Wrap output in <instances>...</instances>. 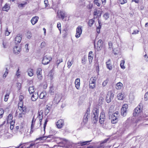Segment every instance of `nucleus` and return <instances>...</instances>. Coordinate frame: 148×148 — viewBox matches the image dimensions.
<instances>
[{
	"instance_id": "24",
	"label": "nucleus",
	"mask_w": 148,
	"mask_h": 148,
	"mask_svg": "<svg viewBox=\"0 0 148 148\" xmlns=\"http://www.w3.org/2000/svg\"><path fill=\"white\" fill-rule=\"evenodd\" d=\"M47 93L45 92H42L40 95L39 98L41 99H43L47 96Z\"/></svg>"
},
{
	"instance_id": "37",
	"label": "nucleus",
	"mask_w": 148,
	"mask_h": 148,
	"mask_svg": "<svg viewBox=\"0 0 148 148\" xmlns=\"http://www.w3.org/2000/svg\"><path fill=\"white\" fill-rule=\"evenodd\" d=\"M9 73V70L8 69L6 68V71L4 73L3 75V78H5L8 75Z\"/></svg>"
},
{
	"instance_id": "57",
	"label": "nucleus",
	"mask_w": 148,
	"mask_h": 148,
	"mask_svg": "<svg viewBox=\"0 0 148 148\" xmlns=\"http://www.w3.org/2000/svg\"><path fill=\"white\" fill-rule=\"evenodd\" d=\"M144 99L145 100H148V91L145 94Z\"/></svg>"
},
{
	"instance_id": "33",
	"label": "nucleus",
	"mask_w": 148,
	"mask_h": 148,
	"mask_svg": "<svg viewBox=\"0 0 148 148\" xmlns=\"http://www.w3.org/2000/svg\"><path fill=\"white\" fill-rule=\"evenodd\" d=\"M28 75L30 77L33 76L34 75L33 70L32 69H29L28 71Z\"/></svg>"
},
{
	"instance_id": "13",
	"label": "nucleus",
	"mask_w": 148,
	"mask_h": 148,
	"mask_svg": "<svg viewBox=\"0 0 148 148\" xmlns=\"http://www.w3.org/2000/svg\"><path fill=\"white\" fill-rule=\"evenodd\" d=\"M80 80L79 78H77L75 79V87L78 90H79L80 88Z\"/></svg>"
},
{
	"instance_id": "59",
	"label": "nucleus",
	"mask_w": 148,
	"mask_h": 148,
	"mask_svg": "<svg viewBox=\"0 0 148 148\" xmlns=\"http://www.w3.org/2000/svg\"><path fill=\"white\" fill-rule=\"evenodd\" d=\"M23 103L22 101H20L18 104V108H21V106H23Z\"/></svg>"
},
{
	"instance_id": "9",
	"label": "nucleus",
	"mask_w": 148,
	"mask_h": 148,
	"mask_svg": "<svg viewBox=\"0 0 148 148\" xmlns=\"http://www.w3.org/2000/svg\"><path fill=\"white\" fill-rule=\"evenodd\" d=\"M90 109L89 108H88L85 114L84 118L83 121L84 122H86L88 119L89 117H90Z\"/></svg>"
},
{
	"instance_id": "19",
	"label": "nucleus",
	"mask_w": 148,
	"mask_h": 148,
	"mask_svg": "<svg viewBox=\"0 0 148 148\" xmlns=\"http://www.w3.org/2000/svg\"><path fill=\"white\" fill-rule=\"evenodd\" d=\"M89 62V63H91L93 58V54L92 51L89 52L88 56Z\"/></svg>"
},
{
	"instance_id": "63",
	"label": "nucleus",
	"mask_w": 148,
	"mask_h": 148,
	"mask_svg": "<svg viewBox=\"0 0 148 148\" xmlns=\"http://www.w3.org/2000/svg\"><path fill=\"white\" fill-rule=\"evenodd\" d=\"M57 27L58 28L59 30L60 31L61 28V24L60 23H58L57 25Z\"/></svg>"
},
{
	"instance_id": "46",
	"label": "nucleus",
	"mask_w": 148,
	"mask_h": 148,
	"mask_svg": "<svg viewBox=\"0 0 148 148\" xmlns=\"http://www.w3.org/2000/svg\"><path fill=\"white\" fill-rule=\"evenodd\" d=\"M94 3L98 6L99 7L100 6V3H99V0H94Z\"/></svg>"
},
{
	"instance_id": "51",
	"label": "nucleus",
	"mask_w": 148,
	"mask_h": 148,
	"mask_svg": "<svg viewBox=\"0 0 148 148\" xmlns=\"http://www.w3.org/2000/svg\"><path fill=\"white\" fill-rule=\"evenodd\" d=\"M27 4L26 2H23V3L20 4L19 5V6L20 7H22L25 6V5Z\"/></svg>"
},
{
	"instance_id": "18",
	"label": "nucleus",
	"mask_w": 148,
	"mask_h": 148,
	"mask_svg": "<svg viewBox=\"0 0 148 148\" xmlns=\"http://www.w3.org/2000/svg\"><path fill=\"white\" fill-rule=\"evenodd\" d=\"M91 140L88 141H80L77 143L75 144V145H77L80 144L81 146H83L86 145H88L89 144V143L91 141Z\"/></svg>"
},
{
	"instance_id": "58",
	"label": "nucleus",
	"mask_w": 148,
	"mask_h": 148,
	"mask_svg": "<svg viewBox=\"0 0 148 148\" xmlns=\"http://www.w3.org/2000/svg\"><path fill=\"white\" fill-rule=\"evenodd\" d=\"M46 45V43L45 42H43L41 43L40 45V47L41 48H43Z\"/></svg>"
},
{
	"instance_id": "7",
	"label": "nucleus",
	"mask_w": 148,
	"mask_h": 148,
	"mask_svg": "<svg viewBox=\"0 0 148 148\" xmlns=\"http://www.w3.org/2000/svg\"><path fill=\"white\" fill-rule=\"evenodd\" d=\"M56 124L58 128L60 129L64 125V121L62 119H60L56 123Z\"/></svg>"
},
{
	"instance_id": "56",
	"label": "nucleus",
	"mask_w": 148,
	"mask_h": 148,
	"mask_svg": "<svg viewBox=\"0 0 148 148\" xmlns=\"http://www.w3.org/2000/svg\"><path fill=\"white\" fill-rule=\"evenodd\" d=\"M3 47L4 48H6L7 47L8 44L6 42H3Z\"/></svg>"
},
{
	"instance_id": "11",
	"label": "nucleus",
	"mask_w": 148,
	"mask_h": 148,
	"mask_svg": "<svg viewBox=\"0 0 148 148\" xmlns=\"http://www.w3.org/2000/svg\"><path fill=\"white\" fill-rule=\"evenodd\" d=\"M22 36L20 34L17 35L16 36L15 38V42L16 44L20 43L22 40Z\"/></svg>"
},
{
	"instance_id": "30",
	"label": "nucleus",
	"mask_w": 148,
	"mask_h": 148,
	"mask_svg": "<svg viewBox=\"0 0 148 148\" xmlns=\"http://www.w3.org/2000/svg\"><path fill=\"white\" fill-rule=\"evenodd\" d=\"M10 8V6L6 4L3 8V10L8 11Z\"/></svg>"
},
{
	"instance_id": "47",
	"label": "nucleus",
	"mask_w": 148,
	"mask_h": 148,
	"mask_svg": "<svg viewBox=\"0 0 148 148\" xmlns=\"http://www.w3.org/2000/svg\"><path fill=\"white\" fill-rule=\"evenodd\" d=\"M48 78L49 79H50L51 80H52L53 78V75L52 73H50L48 75Z\"/></svg>"
},
{
	"instance_id": "16",
	"label": "nucleus",
	"mask_w": 148,
	"mask_h": 148,
	"mask_svg": "<svg viewBox=\"0 0 148 148\" xmlns=\"http://www.w3.org/2000/svg\"><path fill=\"white\" fill-rule=\"evenodd\" d=\"M38 95L37 93L34 92L31 97V99L33 101H35L38 99Z\"/></svg>"
},
{
	"instance_id": "10",
	"label": "nucleus",
	"mask_w": 148,
	"mask_h": 148,
	"mask_svg": "<svg viewBox=\"0 0 148 148\" xmlns=\"http://www.w3.org/2000/svg\"><path fill=\"white\" fill-rule=\"evenodd\" d=\"M61 99V97L60 95L57 94L56 95L53 101V103L55 104H57L60 102Z\"/></svg>"
},
{
	"instance_id": "36",
	"label": "nucleus",
	"mask_w": 148,
	"mask_h": 148,
	"mask_svg": "<svg viewBox=\"0 0 148 148\" xmlns=\"http://www.w3.org/2000/svg\"><path fill=\"white\" fill-rule=\"evenodd\" d=\"M10 94V92H7L6 95L5 96V97L4 99V101H8V97L9 95Z\"/></svg>"
},
{
	"instance_id": "49",
	"label": "nucleus",
	"mask_w": 148,
	"mask_h": 148,
	"mask_svg": "<svg viewBox=\"0 0 148 148\" xmlns=\"http://www.w3.org/2000/svg\"><path fill=\"white\" fill-rule=\"evenodd\" d=\"M16 86L18 90H20L21 87V84L20 83H17L16 84Z\"/></svg>"
},
{
	"instance_id": "52",
	"label": "nucleus",
	"mask_w": 148,
	"mask_h": 148,
	"mask_svg": "<svg viewBox=\"0 0 148 148\" xmlns=\"http://www.w3.org/2000/svg\"><path fill=\"white\" fill-rule=\"evenodd\" d=\"M108 80L107 79L104 81L102 83V86H105L107 84L108 82Z\"/></svg>"
},
{
	"instance_id": "64",
	"label": "nucleus",
	"mask_w": 148,
	"mask_h": 148,
	"mask_svg": "<svg viewBox=\"0 0 148 148\" xmlns=\"http://www.w3.org/2000/svg\"><path fill=\"white\" fill-rule=\"evenodd\" d=\"M24 99V97L22 95H20L19 97V99L20 101H23V100Z\"/></svg>"
},
{
	"instance_id": "28",
	"label": "nucleus",
	"mask_w": 148,
	"mask_h": 148,
	"mask_svg": "<svg viewBox=\"0 0 148 148\" xmlns=\"http://www.w3.org/2000/svg\"><path fill=\"white\" fill-rule=\"evenodd\" d=\"M123 85V84L121 83V82H118L116 85V88L118 90L120 89L121 88Z\"/></svg>"
},
{
	"instance_id": "39",
	"label": "nucleus",
	"mask_w": 148,
	"mask_h": 148,
	"mask_svg": "<svg viewBox=\"0 0 148 148\" xmlns=\"http://www.w3.org/2000/svg\"><path fill=\"white\" fill-rule=\"evenodd\" d=\"M54 92V89L53 88V86H51L50 87V90L49 92L50 94L52 95Z\"/></svg>"
},
{
	"instance_id": "8",
	"label": "nucleus",
	"mask_w": 148,
	"mask_h": 148,
	"mask_svg": "<svg viewBox=\"0 0 148 148\" xmlns=\"http://www.w3.org/2000/svg\"><path fill=\"white\" fill-rule=\"evenodd\" d=\"M105 119V113L103 111L101 112L99 116V122L101 124L103 123Z\"/></svg>"
},
{
	"instance_id": "12",
	"label": "nucleus",
	"mask_w": 148,
	"mask_h": 148,
	"mask_svg": "<svg viewBox=\"0 0 148 148\" xmlns=\"http://www.w3.org/2000/svg\"><path fill=\"white\" fill-rule=\"evenodd\" d=\"M110 138H108L105 139L104 140L101 141L99 145L97 147V148H100L103 147L104 144L109 140Z\"/></svg>"
},
{
	"instance_id": "44",
	"label": "nucleus",
	"mask_w": 148,
	"mask_h": 148,
	"mask_svg": "<svg viewBox=\"0 0 148 148\" xmlns=\"http://www.w3.org/2000/svg\"><path fill=\"white\" fill-rule=\"evenodd\" d=\"M42 70L41 68H38L37 70L36 74L37 75L42 74Z\"/></svg>"
},
{
	"instance_id": "4",
	"label": "nucleus",
	"mask_w": 148,
	"mask_h": 148,
	"mask_svg": "<svg viewBox=\"0 0 148 148\" xmlns=\"http://www.w3.org/2000/svg\"><path fill=\"white\" fill-rule=\"evenodd\" d=\"M52 58L51 57L47 56H45L43 58L42 63L44 65L47 64L52 60Z\"/></svg>"
},
{
	"instance_id": "6",
	"label": "nucleus",
	"mask_w": 148,
	"mask_h": 148,
	"mask_svg": "<svg viewBox=\"0 0 148 148\" xmlns=\"http://www.w3.org/2000/svg\"><path fill=\"white\" fill-rule=\"evenodd\" d=\"M128 108V105L126 104H124L123 105L121 109V113L122 116H124L126 115L127 109Z\"/></svg>"
},
{
	"instance_id": "40",
	"label": "nucleus",
	"mask_w": 148,
	"mask_h": 148,
	"mask_svg": "<svg viewBox=\"0 0 148 148\" xmlns=\"http://www.w3.org/2000/svg\"><path fill=\"white\" fill-rule=\"evenodd\" d=\"M119 114V112L118 111H116L112 115V116L118 118V116Z\"/></svg>"
},
{
	"instance_id": "31",
	"label": "nucleus",
	"mask_w": 148,
	"mask_h": 148,
	"mask_svg": "<svg viewBox=\"0 0 148 148\" xmlns=\"http://www.w3.org/2000/svg\"><path fill=\"white\" fill-rule=\"evenodd\" d=\"M125 63V61L123 60H122L121 61L120 66L121 68L123 69H125V67L124 66Z\"/></svg>"
},
{
	"instance_id": "22",
	"label": "nucleus",
	"mask_w": 148,
	"mask_h": 148,
	"mask_svg": "<svg viewBox=\"0 0 148 148\" xmlns=\"http://www.w3.org/2000/svg\"><path fill=\"white\" fill-rule=\"evenodd\" d=\"M74 62L73 58H72V60H69L67 63V67L69 68H70L71 66L73 64Z\"/></svg>"
},
{
	"instance_id": "42",
	"label": "nucleus",
	"mask_w": 148,
	"mask_h": 148,
	"mask_svg": "<svg viewBox=\"0 0 148 148\" xmlns=\"http://www.w3.org/2000/svg\"><path fill=\"white\" fill-rule=\"evenodd\" d=\"M4 113V110L2 108H0V119L2 118Z\"/></svg>"
},
{
	"instance_id": "15",
	"label": "nucleus",
	"mask_w": 148,
	"mask_h": 148,
	"mask_svg": "<svg viewBox=\"0 0 148 148\" xmlns=\"http://www.w3.org/2000/svg\"><path fill=\"white\" fill-rule=\"evenodd\" d=\"M39 17L37 16L33 17L32 18L31 22L33 25H34L38 21Z\"/></svg>"
},
{
	"instance_id": "61",
	"label": "nucleus",
	"mask_w": 148,
	"mask_h": 148,
	"mask_svg": "<svg viewBox=\"0 0 148 148\" xmlns=\"http://www.w3.org/2000/svg\"><path fill=\"white\" fill-rule=\"evenodd\" d=\"M35 121V120H34V118H33V119L32 121V124H31V127H34Z\"/></svg>"
},
{
	"instance_id": "62",
	"label": "nucleus",
	"mask_w": 148,
	"mask_h": 148,
	"mask_svg": "<svg viewBox=\"0 0 148 148\" xmlns=\"http://www.w3.org/2000/svg\"><path fill=\"white\" fill-rule=\"evenodd\" d=\"M109 49H111L112 47V44L111 42H108Z\"/></svg>"
},
{
	"instance_id": "1",
	"label": "nucleus",
	"mask_w": 148,
	"mask_h": 148,
	"mask_svg": "<svg viewBox=\"0 0 148 148\" xmlns=\"http://www.w3.org/2000/svg\"><path fill=\"white\" fill-rule=\"evenodd\" d=\"M99 110L97 108L94 109L92 111L91 119L94 123L97 122L98 119Z\"/></svg>"
},
{
	"instance_id": "14",
	"label": "nucleus",
	"mask_w": 148,
	"mask_h": 148,
	"mask_svg": "<svg viewBox=\"0 0 148 148\" xmlns=\"http://www.w3.org/2000/svg\"><path fill=\"white\" fill-rule=\"evenodd\" d=\"M106 64L107 69H109L110 70H111L112 69V67L110 59H109L108 61L106 62Z\"/></svg>"
},
{
	"instance_id": "34",
	"label": "nucleus",
	"mask_w": 148,
	"mask_h": 148,
	"mask_svg": "<svg viewBox=\"0 0 148 148\" xmlns=\"http://www.w3.org/2000/svg\"><path fill=\"white\" fill-rule=\"evenodd\" d=\"M111 122L113 124L116 123L118 121V118L112 116Z\"/></svg>"
},
{
	"instance_id": "17",
	"label": "nucleus",
	"mask_w": 148,
	"mask_h": 148,
	"mask_svg": "<svg viewBox=\"0 0 148 148\" xmlns=\"http://www.w3.org/2000/svg\"><path fill=\"white\" fill-rule=\"evenodd\" d=\"M21 51V48L17 46H15L13 48V51L14 53L16 54L19 53Z\"/></svg>"
},
{
	"instance_id": "32",
	"label": "nucleus",
	"mask_w": 148,
	"mask_h": 148,
	"mask_svg": "<svg viewBox=\"0 0 148 148\" xmlns=\"http://www.w3.org/2000/svg\"><path fill=\"white\" fill-rule=\"evenodd\" d=\"M103 45V41L101 40H99L97 43V47L99 48L101 47Z\"/></svg>"
},
{
	"instance_id": "60",
	"label": "nucleus",
	"mask_w": 148,
	"mask_h": 148,
	"mask_svg": "<svg viewBox=\"0 0 148 148\" xmlns=\"http://www.w3.org/2000/svg\"><path fill=\"white\" fill-rule=\"evenodd\" d=\"M37 77L38 79L40 80H42V74H38V75H37Z\"/></svg>"
},
{
	"instance_id": "2",
	"label": "nucleus",
	"mask_w": 148,
	"mask_h": 148,
	"mask_svg": "<svg viewBox=\"0 0 148 148\" xmlns=\"http://www.w3.org/2000/svg\"><path fill=\"white\" fill-rule=\"evenodd\" d=\"M142 104H140L139 105L134 109V112L133 113L134 116H138L141 112L142 110Z\"/></svg>"
},
{
	"instance_id": "5",
	"label": "nucleus",
	"mask_w": 148,
	"mask_h": 148,
	"mask_svg": "<svg viewBox=\"0 0 148 148\" xmlns=\"http://www.w3.org/2000/svg\"><path fill=\"white\" fill-rule=\"evenodd\" d=\"M82 27L81 26H79L76 28L75 36L77 38H79L82 34Z\"/></svg>"
},
{
	"instance_id": "48",
	"label": "nucleus",
	"mask_w": 148,
	"mask_h": 148,
	"mask_svg": "<svg viewBox=\"0 0 148 148\" xmlns=\"http://www.w3.org/2000/svg\"><path fill=\"white\" fill-rule=\"evenodd\" d=\"M109 14L108 13H106L103 16V17L106 20H107L109 17Z\"/></svg>"
},
{
	"instance_id": "23",
	"label": "nucleus",
	"mask_w": 148,
	"mask_h": 148,
	"mask_svg": "<svg viewBox=\"0 0 148 148\" xmlns=\"http://www.w3.org/2000/svg\"><path fill=\"white\" fill-rule=\"evenodd\" d=\"M28 91L30 94L34 93L35 92V89L33 86H30L28 89Z\"/></svg>"
},
{
	"instance_id": "21",
	"label": "nucleus",
	"mask_w": 148,
	"mask_h": 148,
	"mask_svg": "<svg viewBox=\"0 0 148 148\" xmlns=\"http://www.w3.org/2000/svg\"><path fill=\"white\" fill-rule=\"evenodd\" d=\"M43 111L42 110H40L38 111L37 117L39 119H42L43 118Z\"/></svg>"
},
{
	"instance_id": "26",
	"label": "nucleus",
	"mask_w": 148,
	"mask_h": 148,
	"mask_svg": "<svg viewBox=\"0 0 148 148\" xmlns=\"http://www.w3.org/2000/svg\"><path fill=\"white\" fill-rule=\"evenodd\" d=\"M12 118L13 116L12 114H9L7 119V123H9L10 122H11Z\"/></svg>"
},
{
	"instance_id": "27",
	"label": "nucleus",
	"mask_w": 148,
	"mask_h": 148,
	"mask_svg": "<svg viewBox=\"0 0 148 148\" xmlns=\"http://www.w3.org/2000/svg\"><path fill=\"white\" fill-rule=\"evenodd\" d=\"M113 96L111 95V96H110L109 95H107L106 97V101L108 103H109L110 102L111 99H112Z\"/></svg>"
},
{
	"instance_id": "43",
	"label": "nucleus",
	"mask_w": 148,
	"mask_h": 148,
	"mask_svg": "<svg viewBox=\"0 0 148 148\" xmlns=\"http://www.w3.org/2000/svg\"><path fill=\"white\" fill-rule=\"evenodd\" d=\"M21 72L19 71V68H18L17 70L16 71V76L17 78L19 77L20 75Z\"/></svg>"
},
{
	"instance_id": "53",
	"label": "nucleus",
	"mask_w": 148,
	"mask_h": 148,
	"mask_svg": "<svg viewBox=\"0 0 148 148\" xmlns=\"http://www.w3.org/2000/svg\"><path fill=\"white\" fill-rule=\"evenodd\" d=\"M47 138V137L46 136H43L42 137H40L39 138H37V140H45Z\"/></svg>"
},
{
	"instance_id": "20",
	"label": "nucleus",
	"mask_w": 148,
	"mask_h": 148,
	"mask_svg": "<svg viewBox=\"0 0 148 148\" xmlns=\"http://www.w3.org/2000/svg\"><path fill=\"white\" fill-rule=\"evenodd\" d=\"M124 94L123 93H120L117 95L118 99L120 100H123L124 98Z\"/></svg>"
},
{
	"instance_id": "50",
	"label": "nucleus",
	"mask_w": 148,
	"mask_h": 148,
	"mask_svg": "<svg viewBox=\"0 0 148 148\" xmlns=\"http://www.w3.org/2000/svg\"><path fill=\"white\" fill-rule=\"evenodd\" d=\"M62 58H60L59 59H57L56 60V63L58 64V65L60 64V63L62 62Z\"/></svg>"
},
{
	"instance_id": "41",
	"label": "nucleus",
	"mask_w": 148,
	"mask_h": 148,
	"mask_svg": "<svg viewBox=\"0 0 148 148\" xmlns=\"http://www.w3.org/2000/svg\"><path fill=\"white\" fill-rule=\"evenodd\" d=\"M25 114L23 113L22 112H21L19 114L18 117L19 119H21L24 116Z\"/></svg>"
},
{
	"instance_id": "35",
	"label": "nucleus",
	"mask_w": 148,
	"mask_h": 148,
	"mask_svg": "<svg viewBox=\"0 0 148 148\" xmlns=\"http://www.w3.org/2000/svg\"><path fill=\"white\" fill-rule=\"evenodd\" d=\"M58 14L62 19L64 18L65 14L63 12L61 11L59 13H58Z\"/></svg>"
},
{
	"instance_id": "38",
	"label": "nucleus",
	"mask_w": 148,
	"mask_h": 148,
	"mask_svg": "<svg viewBox=\"0 0 148 148\" xmlns=\"http://www.w3.org/2000/svg\"><path fill=\"white\" fill-rule=\"evenodd\" d=\"M48 122V120L47 119H46L45 120V123L44 124V131L42 132L43 133H44V134L45 133V129L46 125L47 124V122Z\"/></svg>"
},
{
	"instance_id": "29",
	"label": "nucleus",
	"mask_w": 148,
	"mask_h": 148,
	"mask_svg": "<svg viewBox=\"0 0 148 148\" xmlns=\"http://www.w3.org/2000/svg\"><path fill=\"white\" fill-rule=\"evenodd\" d=\"M21 108H19V110L21 111H22L21 112L25 114L26 111V108L25 107H23L22 106H21Z\"/></svg>"
},
{
	"instance_id": "55",
	"label": "nucleus",
	"mask_w": 148,
	"mask_h": 148,
	"mask_svg": "<svg viewBox=\"0 0 148 148\" xmlns=\"http://www.w3.org/2000/svg\"><path fill=\"white\" fill-rule=\"evenodd\" d=\"M27 38H30L32 37V34L30 32H28L27 35Z\"/></svg>"
},
{
	"instance_id": "3",
	"label": "nucleus",
	"mask_w": 148,
	"mask_h": 148,
	"mask_svg": "<svg viewBox=\"0 0 148 148\" xmlns=\"http://www.w3.org/2000/svg\"><path fill=\"white\" fill-rule=\"evenodd\" d=\"M96 78L95 77H92L90 79L89 86L90 89L94 88L96 86Z\"/></svg>"
},
{
	"instance_id": "25",
	"label": "nucleus",
	"mask_w": 148,
	"mask_h": 148,
	"mask_svg": "<svg viewBox=\"0 0 148 148\" xmlns=\"http://www.w3.org/2000/svg\"><path fill=\"white\" fill-rule=\"evenodd\" d=\"M33 127H31L30 128V131L29 133H28V134H25V136H30L31 134L34 131V129Z\"/></svg>"
},
{
	"instance_id": "54",
	"label": "nucleus",
	"mask_w": 148,
	"mask_h": 148,
	"mask_svg": "<svg viewBox=\"0 0 148 148\" xmlns=\"http://www.w3.org/2000/svg\"><path fill=\"white\" fill-rule=\"evenodd\" d=\"M119 3L121 4H123L127 2V0H119Z\"/></svg>"
},
{
	"instance_id": "45",
	"label": "nucleus",
	"mask_w": 148,
	"mask_h": 148,
	"mask_svg": "<svg viewBox=\"0 0 148 148\" xmlns=\"http://www.w3.org/2000/svg\"><path fill=\"white\" fill-rule=\"evenodd\" d=\"M94 23V21L92 19H91L89 21L88 25L90 26L91 27L92 25Z\"/></svg>"
}]
</instances>
